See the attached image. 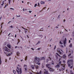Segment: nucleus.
<instances>
[{
    "instance_id": "b1692460",
    "label": "nucleus",
    "mask_w": 74,
    "mask_h": 74,
    "mask_svg": "<svg viewBox=\"0 0 74 74\" xmlns=\"http://www.w3.org/2000/svg\"><path fill=\"white\" fill-rule=\"evenodd\" d=\"M69 47L71 48V47H72V44H70V45H69Z\"/></svg>"
},
{
    "instance_id": "e2e57ef3",
    "label": "nucleus",
    "mask_w": 74,
    "mask_h": 74,
    "mask_svg": "<svg viewBox=\"0 0 74 74\" xmlns=\"http://www.w3.org/2000/svg\"><path fill=\"white\" fill-rule=\"evenodd\" d=\"M5 62H7V59H5Z\"/></svg>"
},
{
    "instance_id": "2eb2a0df",
    "label": "nucleus",
    "mask_w": 74,
    "mask_h": 74,
    "mask_svg": "<svg viewBox=\"0 0 74 74\" xmlns=\"http://www.w3.org/2000/svg\"><path fill=\"white\" fill-rule=\"evenodd\" d=\"M41 60H45V58L43 57L41 58Z\"/></svg>"
},
{
    "instance_id": "ea45409f",
    "label": "nucleus",
    "mask_w": 74,
    "mask_h": 74,
    "mask_svg": "<svg viewBox=\"0 0 74 74\" xmlns=\"http://www.w3.org/2000/svg\"><path fill=\"white\" fill-rule=\"evenodd\" d=\"M71 56V53H70L69 55H68V56Z\"/></svg>"
},
{
    "instance_id": "20e7f679",
    "label": "nucleus",
    "mask_w": 74,
    "mask_h": 74,
    "mask_svg": "<svg viewBox=\"0 0 74 74\" xmlns=\"http://www.w3.org/2000/svg\"><path fill=\"white\" fill-rule=\"evenodd\" d=\"M61 65L62 66V70L63 71L64 70L65 64H61Z\"/></svg>"
},
{
    "instance_id": "0eeeda50",
    "label": "nucleus",
    "mask_w": 74,
    "mask_h": 74,
    "mask_svg": "<svg viewBox=\"0 0 74 74\" xmlns=\"http://www.w3.org/2000/svg\"><path fill=\"white\" fill-rule=\"evenodd\" d=\"M49 69V70L50 71H53L55 70L53 69V68H51L50 67Z\"/></svg>"
},
{
    "instance_id": "4c0bfd02",
    "label": "nucleus",
    "mask_w": 74,
    "mask_h": 74,
    "mask_svg": "<svg viewBox=\"0 0 74 74\" xmlns=\"http://www.w3.org/2000/svg\"><path fill=\"white\" fill-rule=\"evenodd\" d=\"M40 49H41V48H38V50H40Z\"/></svg>"
},
{
    "instance_id": "79ce46f5",
    "label": "nucleus",
    "mask_w": 74,
    "mask_h": 74,
    "mask_svg": "<svg viewBox=\"0 0 74 74\" xmlns=\"http://www.w3.org/2000/svg\"><path fill=\"white\" fill-rule=\"evenodd\" d=\"M17 47L19 48V47H18L17 46H16L15 47V48H17Z\"/></svg>"
},
{
    "instance_id": "5701e85b",
    "label": "nucleus",
    "mask_w": 74,
    "mask_h": 74,
    "mask_svg": "<svg viewBox=\"0 0 74 74\" xmlns=\"http://www.w3.org/2000/svg\"><path fill=\"white\" fill-rule=\"evenodd\" d=\"M70 72L71 74H74V73H73V72H72V71H70Z\"/></svg>"
},
{
    "instance_id": "4d7b16f0",
    "label": "nucleus",
    "mask_w": 74,
    "mask_h": 74,
    "mask_svg": "<svg viewBox=\"0 0 74 74\" xmlns=\"http://www.w3.org/2000/svg\"><path fill=\"white\" fill-rule=\"evenodd\" d=\"M25 33H26L27 32V31L25 30Z\"/></svg>"
},
{
    "instance_id": "58836bf2",
    "label": "nucleus",
    "mask_w": 74,
    "mask_h": 74,
    "mask_svg": "<svg viewBox=\"0 0 74 74\" xmlns=\"http://www.w3.org/2000/svg\"><path fill=\"white\" fill-rule=\"evenodd\" d=\"M61 64V61H60L59 63V64Z\"/></svg>"
},
{
    "instance_id": "37998d69",
    "label": "nucleus",
    "mask_w": 74,
    "mask_h": 74,
    "mask_svg": "<svg viewBox=\"0 0 74 74\" xmlns=\"http://www.w3.org/2000/svg\"><path fill=\"white\" fill-rule=\"evenodd\" d=\"M10 9H11V10H14V8H10Z\"/></svg>"
},
{
    "instance_id": "a18cd8bd",
    "label": "nucleus",
    "mask_w": 74,
    "mask_h": 74,
    "mask_svg": "<svg viewBox=\"0 0 74 74\" xmlns=\"http://www.w3.org/2000/svg\"><path fill=\"white\" fill-rule=\"evenodd\" d=\"M60 18V15H58V18Z\"/></svg>"
},
{
    "instance_id": "5fc2aeb1",
    "label": "nucleus",
    "mask_w": 74,
    "mask_h": 74,
    "mask_svg": "<svg viewBox=\"0 0 74 74\" xmlns=\"http://www.w3.org/2000/svg\"><path fill=\"white\" fill-rule=\"evenodd\" d=\"M17 16L18 17H20V16H21L20 15H18V16Z\"/></svg>"
},
{
    "instance_id": "680f3d73",
    "label": "nucleus",
    "mask_w": 74,
    "mask_h": 74,
    "mask_svg": "<svg viewBox=\"0 0 74 74\" xmlns=\"http://www.w3.org/2000/svg\"><path fill=\"white\" fill-rule=\"evenodd\" d=\"M49 59H50V60H51V57H49Z\"/></svg>"
},
{
    "instance_id": "c9c22d12",
    "label": "nucleus",
    "mask_w": 74,
    "mask_h": 74,
    "mask_svg": "<svg viewBox=\"0 0 74 74\" xmlns=\"http://www.w3.org/2000/svg\"><path fill=\"white\" fill-rule=\"evenodd\" d=\"M60 43L61 44H63V43H62V42H61V41H60Z\"/></svg>"
},
{
    "instance_id": "2f4dec72",
    "label": "nucleus",
    "mask_w": 74,
    "mask_h": 74,
    "mask_svg": "<svg viewBox=\"0 0 74 74\" xmlns=\"http://www.w3.org/2000/svg\"><path fill=\"white\" fill-rule=\"evenodd\" d=\"M22 28H23V29H25V30H27V29H26L24 28L23 27H22Z\"/></svg>"
},
{
    "instance_id": "f03ea898",
    "label": "nucleus",
    "mask_w": 74,
    "mask_h": 74,
    "mask_svg": "<svg viewBox=\"0 0 74 74\" xmlns=\"http://www.w3.org/2000/svg\"><path fill=\"white\" fill-rule=\"evenodd\" d=\"M70 63L71 64V65H73V60H68L67 63L69 67H70L71 66Z\"/></svg>"
},
{
    "instance_id": "39448f33",
    "label": "nucleus",
    "mask_w": 74,
    "mask_h": 74,
    "mask_svg": "<svg viewBox=\"0 0 74 74\" xmlns=\"http://www.w3.org/2000/svg\"><path fill=\"white\" fill-rule=\"evenodd\" d=\"M24 70L25 71H27V65L25 64L24 66Z\"/></svg>"
},
{
    "instance_id": "c756f323",
    "label": "nucleus",
    "mask_w": 74,
    "mask_h": 74,
    "mask_svg": "<svg viewBox=\"0 0 74 74\" xmlns=\"http://www.w3.org/2000/svg\"><path fill=\"white\" fill-rule=\"evenodd\" d=\"M7 5H8L7 4L5 5L4 6V8H6L7 6Z\"/></svg>"
},
{
    "instance_id": "6e6552de",
    "label": "nucleus",
    "mask_w": 74,
    "mask_h": 74,
    "mask_svg": "<svg viewBox=\"0 0 74 74\" xmlns=\"http://www.w3.org/2000/svg\"><path fill=\"white\" fill-rule=\"evenodd\" d=\"M35 67L36 68V69H38V66L36 65L35 64H34Z\"/></svg>"
},
{
    "instance_id": "69168bd1",
    "label": "nucleus",
    "mask_w": 74,
    "mask_h": 74,
    "mask_svg": "<svg viewBox=\"0 0 74 74\" xmlns=\"http://www.w3.org/2000/svg\"><path fill=\"white\" fill-rule=\"evenodd\" d=\"M20 42H18L17 43V44H18V43H19Z\"/></svg>"
},
{
    "instance_id": "774afa93",
    "label": "nucleus",
    "mask_w": 74,
    "mask_h": 74,
    "mask_svg": "<svg viewBox=\"0 0 74 74\" xmlns=\"http://www.w3.org/2000/svg\"><path fill=\"white\" fill-rule=\"evenodd\" d=\"M69 43H70V40H69Z\"/></svg>"
},
{
    "instance_id": "9b49d317",
    "label": "nucleus",
    "mask_w": 74,
    "mask_h": 74,
    "mask_svg": "<svg viewBox=\"0 0 74 74\" xmlns=\"http://www.w3.org/2000/svg\"><path fill=\"white\" fill-rule=\"evenodd\" d=\"M7 46L10 49L11 48V46L9 44H8V45H7Z\"/></svg>"
},
{
    "instance_id": "9d476101",
    "label": "nucleus",
    "mask_w": 74,
    "mask_h": 74,
    "mask_svg": "<svg viewBox=\"0 0 74 74\" xmlns=\"http://www.w3.org/2000/svg\"><path fill=\"white\" fill-rule=\"evenodd\" d=\"M57 52H59V53H60V54H61V53H62V52H60V50H59V49H57Z\"/></svg>"
},
{
    "instance_id": "864d4df0",
    "label": "nucleus",
    "mask_w": 74,
    "mask_h": 74,
    "mask_svg": "<svg viewBox=\"0 0 74 74\" xmlns=\"http://www.w3.org/2000/svg\"><path fill=\"white\" fill-rule=\"evenodd\" d=\"M18 30L19 31V33H20V32H21V30L19 29H18Z\"/></svg>"
},
{
    "instance_id": "423d86ee",
    "label": "nucleus",
    "mask_w": 74,
    "mask_h": 74,
    "mask_svg": "<svg viewBox=\"0 0 74 74\" xmlns=\"http://www.w3.org/2000/svg\"><path fill=\"white\" fill-rule=\"evenodd\" d=\"M46 66L47 67L48 69H49L50 68V66H51V65L49 64H46Z\"/></svg>"
},
{
    "instance_id": "09e8293b",
    "label": "nucleus",
    "mask_w": 74,
    "mask_h": 74,
    "mask_svg": "<svg viewBox=\"0 0 74 74\" xmlns=\"http://www.w3.org/2000/svg\"><path fill=\"white\" fill-rule=\"evenodd\" d=\"M48 61H49V60H46V62H48Z\"/></svg>"
},
{
    "instance_id": "49530a36",
    "label": "nucleus",
    "mask_w": 74,
    "mask_h": 74,
    "mask_svg": "<svg viewBox=\"0 0 74 74\" xmlns=\"http://www.w3.org/2000/svg\"><path fill=\"white\" fill-rule=\"evenodd\" d=\"M38 7H40V4L39 3H38Z\"/></svg>"
},
{
    "instance_id": "f8f14e48",
    "label": "nucleus",
    "mask_w": 74,
    "mask_h": 74,
    "mask_svg": "<svg viewBox=\"0 0 74 74\" xmlns=\"http://www.w3.org/2000/svg\"><path fill=\"white\" fill-rule=\"evenodd\" d=\"M64 44V46H66V40H64L63 42Z\"/></svg>"
},
{
    "instance_id": "f3484780",
    "label": "nucleus",
    "mask_w": 74,
    "mask_h": 74,
    "mask_svg": "<svg viewBox=\"0 0 74 74\" xmlns=\"http://www.w3.org/2000/svg\"><path fill=\"white\" fill-rule=\"evenodd\" d=\"M38 62H36V64H37L38 65H40V63H39Z\"/></svg>"
},
{
    "instance_id": "13d9d810",
    "label": "nucleus",
    "mask_w": 74,
    "mask_h": 74,
    "mask_svg": "<svg viewBox=\"0 0 74 74\" xmlns=\"http://www.w3.org/2000/svg\"><path fill=\"white\" fill-rule=\"evenodd\" d=\"M31 49H32V50H33V51H34V49H33V48H32Z\"/></svg>"
},
{
    "instance_id": "3c124183",
    "label": "nucleus",
    "mask_w": 74,
    "mask_h": 74,
    "mask_svg": "<svg viewBox=\"0 0 74 74\" xmlns=\"http://www.w3.org/2000/svg\"><path fill=\"white\" fill-rule=\"evenodd\" d=\"M18 42H19V41H20V40L19 39H18Z\"/></svg>"
},
{
    "instance_id": "aec40b11",
    "label": "nucleus",
    "mask_w": 74,
    "mask_h": 74,
    "mask_svg": "<svg viewBox=\"0 0 74 74\" xmlns=\"http://www.w3.org/2000/svg\"><path fill=\"white\" fill-rule=\"evenodd\" d=\"M45 3L42 1L41 2V4H44Z\"/></svg>"
},
{
    "instance_id": "338daca9",
    "label": "nucleus",
    "mask_w": 74,
    "mask_h": 74,
    "mask_svg": "<svg viewBox=\"0 0 74 74\" xmlns=\"http://www.w3.org/2000/svg\"><path fill=\"white\" fill-rule=\"evenodd\" d=\"M16 37V35L15 34V37Z\"/></svg>"
},
{
    "instance_id": "7ed1b4c3",
    "label": "nucleus",
    "mask_w": 74,
    "mask_h": 74,
    "mask_svg": "<svg viewBox=\"0 0 74 74\" xmlns=\"http://www.w3.org/2000/svg\"><path fill=\"white\" fill-rule=\"evenodd\" d=\"M40 59L39 58H38L37 57H36L35 58V61L38 62H40Z\"/></svg>"
},
{
    "instance_id": "c85d7f7f",
    "label": "nucleus",
    "mask_w": 74,
    "mask_h": 74,
    "mask_svg": "<svg viewBox=\"0 0 74 74\" xmlns=\"http://www.w3.org/2000/svg\"><path fill=\"white\" fill-rule=\"evenodd\" d=\"M51 64H54V62L53 61H52Z\"/></svg>"
},
{
    "instance_id": "a19ab883",
    "label": "nucleus",
    "mask_w": 74,
    "mask_h": 74,
    "mask_svg": "<svg viewBox=\"0 0 74 74\" xmlns=\"http://www.w3.org/2000/svg\"><path fill=\"white\" fill-rule=\"evenodd\" d=\"M10 27H11V28H13V26H11Z\"/></svg>"
},
{
    "instance_id": "603ef678",
    "label": "nucleus",
    "mask_w": 74,
    "mask_h": 74,
    "mask_svg": "<svg viewBox=\"0 0 74 74\" xmlns=\"http://www.w3.org/2000/svg\"><path fill=\"white\" fill-rule=\"evenodd\" d=\"M4 24V23H2L1 24V25H3Z\"/></svg>"
},
{
    "instance_id": "7c9ffc66",
    "label": "nucleus",
    "mask_w": 74,
    "mask_h": 74,
    "mask_svg": "<svg viewBox=\"0 0 74 74\" xmlns=\"http://www.w3.org/2000/svg\"><path fill=\"white\" fill-rule=\"evenodd\" d=\"M8 51H7L8 52H10V50L8 49Z\"/></svg>"
},
{
    "instance_id": "bb28decb",
    "label": "nucleus",
    "mask_w": 74,
    "mask_h": 74,
    "mask_svg": "<svg viewBox=\"0 0 74 74\" xmlns=\"http://www.w3.org/2000/svg\"><path fill=\"white\" fill-rule=\"evenodd\" d=\"M37 4H35V5H34V7H36V6H37Z\"/></svg>"
},
{
    "instance_id": "c03bdc74",
    "label": "nucleus",
    "mask_w": 74,
    "mask_h": 74,
    "mask_svg": "<svg viewBox=\"0 0 74 74\" xmlns=\"http://www.w3.org/2000/svg\"><path fill=\"white\" fill-rule=\"evenodd\" d=\"M2 33V31H1V32H0V36L1 35V33Z\"/></svg>"
},
{
    "instance_id": "6ab92c4d",
    "label": "nucleus",
    "mask_w": 74,
    "mask_h": 74,
    "mask_svg": "<svg viewBox=\"0 0 74 74\" xmlns=\"http://www.w3.org/2000/svg\"><path fill=\"white\" fill-rule=\"evenodd\" d=\"M63 58H66V55L65 54L63 56Z\"/></svg>"
},
{
    "instance_id": "f704fd0d",
    "label": "nucleus",
    "mask_w": 74,
    "mask_h": 74,
    "mask_svg": "<svg viewBox=\"0 0 74 74\" xmlns=\"http://www.w3.org/2000/svg\"><path fill=\"white\" fill-rule=\"evenodd\" d=\"M56 46H55L54 47V49H56Z\"/></svg>"
},
{
    "instance_id": "473e14b6",
    "label": "nucleus",
    "mask_w": 74,
    "mask_h": 74,
    "mask_svg": "<svg viewBox=\"0 0 74 74\" xmlns=\"http://www.w3.org/2000/svg\"><path fill=\"white\" fill-rule=\"evenodd\" d=\"M13 73H14V74H15V70H13Z\"/></svg>"
},
{
    "instance_id": "e433bc0d",
    "label": "nucleus",
    "mask_w": 74,
    "mask_h": 74,
    "mask_svg": "<svg viewBox=\"0 0 74 74\" xmlns=\"http://www.w3.org/2000/svg\"><path fill=\"white\" fill-rule=\"evenodd\" d=\"M40 41H38V42L37 43V44H40Z\"/></svg>"
},
{
    "instance_id": "4be33fe9",
    "label": "nucleus",
    "mask_w": 74,
    "mask_h": 74,
    "mask_svg": "<svg viewBox=\"0 0 74 74\" xmlns=\"http://www.w3.org/2000/svg\"><path fill=\"white\" fill-rule=\"evenodd\" d=\"M11 53H9L8 54V55H6L7 56H10L11 55Z\"/></svg>"
},
{
    "instance_id": "f257e3e1",
    "label": "nucleus",
    "mask_w": 74,
    "mask_h": 74,
    "mask_svg": "<svg viewBox=\"0 0 74 74\" xmlns=\"http://www.w3.org/2000/svg\"><path fill=\"white\" fill-rule=\"evenodd\" d=\"M17 69H16V72L19 74H21L22 73V71L21 70V66L18 65L17 66Z\"/></svg>"
},
{
    "instance_id": "052dcab7",
    "label": "nucleus",
    "mask_w": 74,
    "mask_h": 74,
    "mask_svg": "<svg viewBox=\"0 0 74 74\" xmlns=\"http://www.w3.org/2000/svg\"><path fill=\"white\" fill-rule=\"evenodd\" d=\"M56 28H59V27H58V26H56Z\"/></svg>"
},
{
    "instance_id": "a211bd4d",
    "label": "nucleus",
    "mask_w": 74,
    "mask_h": 74,
    "mask_svg": "<svg viewBox=\"0 0 74 74\" xmlns=\"http://www.w3.org/2000/svg\"><path fill=\"white\" fill-rule=\"evenodd\" d=\"M31 67L32 69H34V67L33 65H31Z\"/></svg>"
},
{
    "instance_id": "4468645a",
    "label": "nucleus",
    "mask_w": 74,
    "mask_h": 74,
    "mask_svg": "<svg viewBox=\"0 0 74 74\" xmlns=\"http://www.w3.org/2000/svg\"><path fill=\"white\" fill-rule=\"evenodd\" d=\"M56 57H57V59H58V56H57V55H58V56H59L60 57V55H59V54H58V53H56Z\"/></svg>"
},
{
    "instance_id": "0e129e2a",
    "label": "nucleus",
    "mask_w": 74,
    "mask_h": 74,
    "mask_svg": "<svg viewBox=\"0 0 74 74\" xmlns=\"http://www.w3.org/2000/svg\"><path fill=\"white\" fill-rule=\"evenodd\" d=\"M2 25H1V29H2Z\"/></svg>"
},
{
    "instance_id": "a878e982",
    "label": "nucleus",
    "mask_w": 74,
    "mask_h": 74,
    "mask_svg": "<svg viewBox=\"0 0 74 74\" xmlns=\"http://www.w3.org/2000/svg\"><path fill=\"white\" fill-rule=\"evenodd\" d=\"M8 1H9V4L10 5V3L11 2V0H9Z\"/></svg>"
},
{
    "instance_id": "72a5a7b5",
    "label": "nucleus",
    "mask_w": 74,
    "mask_h": 74,
    "mask_svg": "<svg viewBox=\"0 0 74 74\" xmlns=\"http://www.w3.org/2000/svg\"><path fill=\"white\" fill-rule=\"evenodd\" d=\"M73 65L71 66V67H70V69H72V68H73Z\"/></svg>"
},
{
    "instance_id": "1a4fd4ad",
    "label": "nucleus",
    "mask_w": 74,
    "mask_h": 74,
    "mask_svg": "<svg viewBox=\"0 0 74 74\" xmlns=\"http://www.w3.org/2000/svg\"><path fill=\"white\" fill-rule=\"evenodd\" d=\"M59 67H60V65H59V64L55 66V68H59Z\"/></svg>"
},
{
    "instance_id": "bf43d9fd",
    "label": "nucleus",
    "mask_w": 74,
    "mask_h": 74,
    "mask_svg": "<svg viewBox=\"0 0 74 74\" xmlns=\"http://www.w3.org/2000/svg\"><path fill=\"white\" fill-rule=\"evenodd\" d=\"M10 34H11V33H9V34H8V36H10Z\"/></svg>"
},
{
    "instance_id": "8fccbe9b",
    "label": "nucleus",
    "mask_w": 74,
    "mask_h": 74,
    "mask_svg": "<svg viewBox=\"0 0 74 74\" xmlns=\"http://www.w3.org/2000/svg\"><path fill=\"white\" fill-rule=\"evenodd\" d=\"M61 47H62V48H63V45H61L60 46Z\"/></svg>"
},
{
    "instance_id": "412c9836",
    "label": "nucleus",
    "mask_w": 74,
    "mask_h": 74,
    "mask_svg": "<svg viewBox=\"0 0 74 74\" xmlns=\"http://www.w3.org/2000/svg\"><path fill=\"white\" fill-rule=\"evenodd\" d=\"M16 55L17 56H19V53L18 52H17Z\"/></svg>"
},
{
    "instance_id": "ddd939ff",
    "label": "nucleus",
    "mask_w": 74,
    "mask_h": 74,
    "mask_svg": "<svg viewBox=\"0 0 74 74\" xmlns=\"http://www.w3.org/2000/svg\"><path fill=\"white\" fill-rule=\"evenodd\" d=\"M8 48H7V47H5V51H8Z\"/></svg>"
},
{
    "instance_id": "6e6d98bb",
    "label": "nucleus",
    "mask_w": 74,
    "mask_h": 74,
    "mask_svg": "<svg viewBox=\"0 0 74 74\" xmlns=\"http://www.w3.org/2000/svg\"><path fill=\"white\" fill-rule=\"evenodd\" d=\"M64 30H65L66 31V32H67V29H66L64 28Z\"/></svg>"
},
{
    "instance_id": "dca6fc26",
    "label": "nucleus",
    "mask_w": 74,
    "mask_h": 74,
    "mask_svg": "<svg viewBox=\"0 0 74 74\" xmlns=\"http://www.w3.org/2000/svg\"><path fill=\"white\" fill-rule=\"evenodd\" d=\"M36 74H41V71H40V72H37V73H36Z\"/></svg>"
},
{
    "instance_id": "de8ad7c7",
    "label": "nucleus",
    "mask_w": 74,
    "mask_h": 74,
    "mask_svg": "<svg viewBox=\"0 0 74 74\" xmlns=\"http://www.w3.org/2000/svg\"><path fill=\"white\" fill-rule=\"evenodd\" d=\"M32 11H29V13H31V12H32Z\"/></svg>"
},
{
    "instance_id": "393cba45",
    "label": "nucleus",
    "mask_w": 74,
    "mask_h": 74,
    "mask_svg": "<svg viewBox=\"0 0 74 74\" xmlns=\"http://www.w3.org/2000/svg\"><path fill=\"white\" fill-rule=\"evenodd\" d=\"M27 57L26 56L25 58V60H27Z\"/></svg>"
},
{
    "instance_id": "cd10ccee",
    "label": "nucleus",
    "mask_w": 74,
    "mask_h": 74,
    "mask_svg": "<svg viewBox=\"0 0 74 74\" xmlns=\"http://www.w3.org/2000/svg\"><path fill=\"white\" fill-rule=\"evenodd\" d=\"M4 1L2 2V4H1V5H4Z\"/></svg>"
}]
</instances>
